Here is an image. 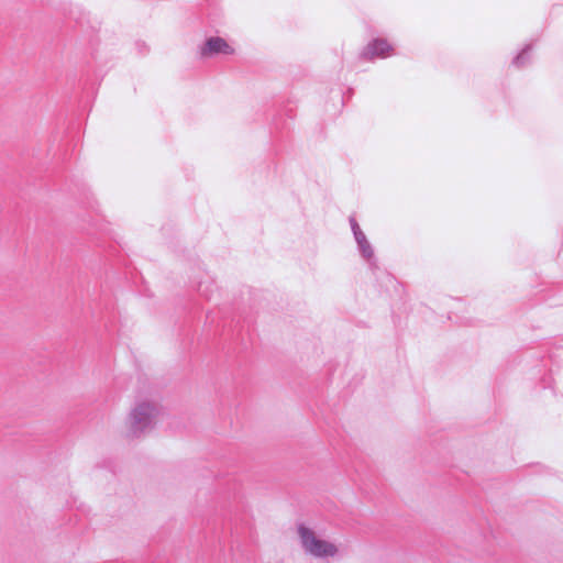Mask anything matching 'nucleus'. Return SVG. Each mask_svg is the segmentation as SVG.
<instances>
[{
	"label": "nucleus",
	"instance_id": "20e7f679",
	"mask_svg": "<svg viewBox=\"0 0 563 563\" xmlns=\"http://www.w3.org/2000/svg\"><path fill=\"white\" fill-rule=\"evenodd\" d=\"M233 52V48L223 38L211 37L207 41L201 54L209 57L213 54H232Z\"/></svg>",
	"mask_w": 563,
	"mask_h": 563
},
{
	"label": "nucleus",
	"instance_id": "f257e3e1",
	"mask_svg": "<svg viewBox=\"0 0 563 563\" xmlns=\"http://www.w3.org/2000/svg\"><path fill=\"white\" fill-rule=\"evenodd\" d=\"M298 533L301 539L303 549L314 556H333L336 554L338 549L334 544L318 539L312 530L305 526L298 528Z\"/></svg>",
	"mask_w": 563,
	"mask_h": 563
},
{
	"label": "nucleus",
	"instance_id": "f03ea898",
	"mask_svg": "<svg viewBox=\"0 0 563 563\" xmlns=\"http://www.w3.org/2000/svg\"><path fill=\"white\" fill-rule=\"evenodd\" d=\"M156 417V408L151 404H141L132 412V428L143 430L150 426Z\"/></svg>",
	"mask_w": 563,
	"mask_h": 563
},
{
	"label": "nucleus",
	"instance_id": "7ed1b4c3",
	"mask_svg": "<svg viewBox=\"0 0 563 563\" xmlns=\"http://www.w3.org/2000/svg\"><path fill=\"white\" fill-rule=\"evenodd\" d=\"M391 52L393 47L386 40L376 38L373 42L368 43L363 54L366 58L373 59L375 57H388L391 54Z\"/></svg>",
	"mask_w": 563,
	"mask_h": 563
}]
</instances>
